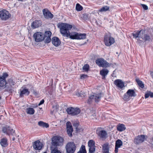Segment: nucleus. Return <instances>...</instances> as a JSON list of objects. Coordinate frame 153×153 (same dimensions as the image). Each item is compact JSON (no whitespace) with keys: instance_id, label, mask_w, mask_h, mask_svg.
Segmentation results:
<instances>
[{"instance_id":"obj_1","label":"nucleus","mask_w":153,"mask_h":153,"mask_svg":"<svg viewBox=\"0 0 153 153\" xmlns=\"http://www.w3.org/2000/svg\"><path fill=\"white\" fill-rule=\"evenodd\" d=\"M134 38L137 40V42L140 45L144 42H149L152 40L150 35L147 33L146 30L142 29L132 33Z\"/></svg>"},{"instance_id":"obj_2","label":"nucleus","mask_w":153,"mask_h":153,"mask_svg":"<svg viewBox=\"0 0 153 153\" xmlns=\"http://www.w3.org/2000/svg\"><path fill=\"white\" fill-rule=\"evenodd\" d=\"M58 27L60 29L61 33L67 37L69 36V30L72 27V26L68 24L59 23L58 24Z\"/></svg>"},{"instance_id":"obj_3","label":"nucleus","mask_w":153,"mask_h":153,"mask_svg":"<svg viewBox=\"0 0 153 153\" xmlns=\"http://www.w3.org/2000/svg\"><path fill=\"white\" fill-rule=\"evenodd\" d=\"M64 139L60 136H54L52 139V145L56 146H62L63 144Z\"/></svg>"},{"instance_id":"obj_4","label":"nucleus","mask_w":153,"mask_h":153,"mask_svg":"<svg viewBox=\"0 0 153 153\" xmlns=\"http://www.w3.org/2000/svg\"><path fill=\"white\" fill-rule=\"evenodd\" d=\"M69 38L71 39H85L86 38V33H79L74 32L69 34Z\"/></svg>"},{"instance_id":"obj_5","label":"nucleus","mask_w":153,"mask_h":153,"mask_svg":"<svg viewBox=\"0 0 153 153\" xmlns=\"http://www.w3.org/2000/svg\"><path fill=\"white\" fill-rule=\"evenodd\" d=\"M136 95H137L134 90L129 89L124 94L123 99L125 101H128L130 100L131 97H136Z\"/></svg>"},{"instance_id":"obj_6","label":"nucleus","mask_w":153,"mask_h":153,"mask_svg":"<svg viewBox=\"0 0 153 153\" xmlns=\"http://www.w3.org/2000/svg\"><path fill=\"white\" fill-rule=\"evenodd\" d=\"M66 152L68 153H74L76 150V146L74 142L68 143L65 146Z\"/></svg>"},{"instance_id":"obj_7","label":"nucleus","mask_w":153,"mask_h":153,"mask_svg":"<svg viewBox=\"0 0 153 153\" xmlns=\"http://www.w3.org/2000/svg\"><path fill=\"white\" fill-rule=\"evenodd\" d=\"M104 42L105 45L108 46H109L114 43V39L109 34H106L104 38Z\"/></svg>"},{"instance_id":"obj_8","label":"nucleus","mask_w":153,"mask_h":153,"mask_svg":"<svg viewBox=\"0 0 153 153\" xmlns=\"http://www.w3.org/2000/svg\"><path fill=\"white\" fill-rule=\"evenodd\" d=\"M11 16V15L8 11L5 10H3L0 11V18L2 20H7Z\"/></svg>"},{"instance_id":"obj_9","label":"nucleus","mask_w":153,"mask_h":153,"mask_svg":"<svg viewBox=\"0 0 153 153\" xmlns=\"http://www.w3.org/2000/svg\"><path fill=\"white\" fill-rule=\"evenodd\" d=\"M95 62L99 67L107 68L109 66V63L103 58H99L96 60Z\"/></svg>"},{"instance_id":"obj_10","label":"nucleus","mask_w":153,"mask_h":153,"mask_svg":"<svg viewBox=\"0 0 153 153\" xmlns=\"http://www.w3.org/2000/svg\"><path fill=\"white\" fill-rule=\"evenodd\" d=\"M146 138L144 134L138 135L134 138V143L136 145H139L144 142Z\"/></svg>"},{"instance_id":"obj_11","label":"nucleus","mask_w":153,"mask_h":153,"mask_svg":"<svg viewBox=\"0 0 153 153\" xmlns=\"http://www.w3.org/2000/svg\"><path fill=\"white\" fill-rule=\"evenodd\" d=\"M33 37L36 42L42 41L45 39L44 34L40 32H37L34 33Z\"/></svg>"},{"instance_id":"obj_12","label":"nucleus","mask_w":153,"mask_h":153,"mask_svg":"<svg viewBox=\"0 0 153 153\" xmlns=\"http://www.w3.org/2000/svg\"><path fill=\"white\" fill-rule=\"evenodd\" d=\"M66 111L68 114H71L72 116L77 115L80 112V110L79 108H74L71 107L68 108Z\"/></svg>"},{"instance_id":"obj_13","label":"nucleus","mask_w":153,"mask_h":153,"mask_svg":"<svg viewBox=\"0 0 153 153\" xmlns=\"http://www.w3.org/2000/svg\"><path fill=\"white\" fill-rule=\"evenodd\" d=\"M101 97L100 94H95L94 95H91L89 97L87 103L90 104L92 102L94 101L95 102H97L100 101Z\"/></svg>"},{"instance_id":"obj_14","label":"nucleus","mask_w":153,"mask_h":153,"mask_svg":"<svg viewBox=\"0 0 153 153\" xmlns=\"http://www.w3.org/2000/svg\"><path fill=\"white\" fill-rule=\"evenodd\" d=\"M42 12L44 17L47 19H51L53 17V15L47 9H43Z\"/></svg>"},{"instance_id":"obj_15","label":"nucleus","mask_w":153,"mask_h":153,"mask_svg":"<svg viewBox=\"0 0 153 153\" xmlns=\"http://www.w3.org/2000/svg\"><path fill=\"white\" fill-rule=\"evenodd\" d=\"M2 131L3 133L6 134H12L15 132L14 130L7 125L3 127Z\"/></svg>"},{"instance_id":"obj_16","label":"nucleus","mask_w":153,"mask_h":153,"mask_svg":"<svg viewBox=\"0 0 153 153\" xmlns=\"http://www.w3.org/2000/svg\"><path fill=\"white\" fill-rule=\"evenodd\" d=\"M33 148L36 150H40L42 147V143L39 140H37L34 142L33 145Z\"/></svg>"},{"instance_id":"obj_17","label":"nucleus","mask_w":153,"mask_h":153,"mask_svg":"<svg viewBox=\"0 0 153 153\" xmlns=\"http://www.w3.org/2000/svg\"><path fill=\"white\" fill-rule=\"evenodd\" d=\"M114 84L118 88L120 89L124 87V82L121 80L117 79L114 82Z\"/></svg>"},{"instance_id":"obj_18","label":"nucleus","mask_w":153,"mask_h":153,"mask_svg":"<svg viewBox=\"0 0 153 153\" xmlns=\"http://www.w3.org/2000/svg\"><path fill=\"white\" fill-rule=\"evenodd\" d=\"M66 126L68 134H72L73 129L71 123L69 121L67 122Z\"/></svg>"},{"instance_id":"obj_19","label":"nucleus","mask_w":153,"mask_h":153,"mask_svg":"<svg viewBox=\"0 0 153 153\" xmlns=\"http://www.w3.org/2000/svg\"><path fill=\"white\" fill-rule=\"evenodd\" d=\"M42 24V22L40 20H35L32 22L31 26L32 28H35L40 26Z\"/></svg>"},{"instance_id":"obj_20","label":"nucleus","mask_w":153,"mask_h":153,"mask_svg":"<svg viewBox=\"0 0 153 153\" xmlns=\"http://www.w3.org/2000/svg\"><path fill=\"white\" fill-rule=\"evenodd\" d=\"M20 90V92L19 95L20 97H23L24 95L27 96L30 94V92L28 90L25 88H22Z\"/></svg>"},{"instance_id":"obj_21","label":"nucleus","mask_w":153,"mask_h":153,"mask_svg":"<svg viewBox=\"0 0 153 153\" xmlns=\"http://www.w3.org/2000/svg\"><path fill=\"white\" fill-rule=\"evenodd\" d=\"M123 145V142L120 140H117L115 143V149L114 152L115 153H117L118 152V149L120 148L121 146Z\"/></svg>"},{"instance_id":"obj_22","label":"nucleus","mask_w":153,"mask_h":153,"mask_svg":"<svg viewBox=\"0 0 153 153\" xmlns=\"http://www.w3.org/2000/svg\"><path fill=\"white\" fill-rule=\"evenodd\" d=\"M52 42L53 45L55 46H58L61 43L60 40L56 37H54L52 38Z\"/></svg>"},{"instance_id":"obj_23","label":"nucleus","mask_w":153,"mask_h":153,"mask_svg":"<svg viewBox=\"0 0 153 153\" xmlns=\"http://www.w3.org/2000/svg\"><path fill=\"white\" fill-rule=\"evenodd\" d=\"M109 71L106 69H103L100 71V74L102 76V79H105V76L108 74Z\"/></svg>"},{"instance_id":"obj_24","label":"nucleus","mask_w":153,"mask_h":153,"mask_svg":"<svg viewBox=\"0 0 153 153\" xmlns=\"http://www.w3.org/2000/svg\"><path fill=\"white\" fill-rule=\"evenodd\" d=\"M0 143L2 146L4 147H7L8 145L7 138L4 137L1 139Z\"/></svg>"},{"instance_id":"obj_25","label":"nucleus","mask_w":153,"mask_h":153,"mask_svg":"<svg viewBox=\"0 0 153 153\" xmlns=\"http://www.w3.org/2000/svg\"><path fill=\"white\" fill-rule=\"evenodd\" d=\"M79 125V122H75L73 123V126L76 128V131L77 133H79L82 130V128L79 129L78 128Z\"/></svg>"},{"instance_id":"obj_26","label":"nucleus","mask_w":153,"mask_h":153,"mask_svg":"<svg viewBox=\"0 0 153 153\" xmlns=\"http://www.w3.org/2000/svg\"><path fill=\"white\" fill-rule=\"evenodd\" d=\"M117 130L122 131H124L126 129V127L124 125L122 124H119L117 126Z\"/></svg>"},{"instance_id":"obj_27","label":"nucleus","mask_w":153,"mask_h":153,"mask_svg":"<svg viewBox=\"0 0 153 153\" xmlns=\"http://www.w3.org/2000/svg\"><path fill=\"white\" fill-rule=\"evenodd\" d=\"M38 125L40 127H42L43 128H48L49 127V125L44 122L40 121H39L38 123Z\"/></svg>"},{"instance_id":"obj_28","label":"nucleus","mask_w":153,"mask_h":153,"mask_svg":"<svg viewBox=\"0 0 153 153\" xmlns=\"http://www.w3.org/2000/svg\"><path fill=\"white\" fill-rule=\"evenodd\" d=\"M97 134H107L106 131L102 130L101 128H98L96 130Z\"/></svg>"},{"instance_id":"obj_29","label":"nucleus","mask_w":153,"mask_h":153,"mask_svg":"<svg viewBox=\"0 0 153 153\" xmlns=\"http://www.w3.org/2000/svg\"><path fill=\"white\" fill-rule=\"evenodd\" d=\"M26 111L27 114H33L34 113L35 110L32 108H29L26 109Z\"/></svg>"},{"instance_id":"obj_30","label":"nucleus","mask_w":153,"mask_h":153,"mask_svg":"<svg viewBox=\"0 0 153 153\" xmlns=\"http://www.w3.org/2000/svg\"><path fill=\"white\" fill-rule=\"evenodd\" d=\"M102 149L104 151V153H109V147L107 144H104L102 146Z\"/></svg>"},{"instance_id":"obj_31","label":"nucleus","mask_w":153,"mask_h":153,"mask_svg":"<svg viewBox=\"0 0 153 153\" xmlns=\"http://www.w3.org/2000/svg\"><path fill=\"white\" fill-rule=\"evenodd\" d=\"M76 95L78 97H84L85 95V93L83 91H78L76 93Z\"/></svg>"},{"instance_id":"obj_32","label":"nucleus","mask_w":153,"mask_h":153,"mask_svg":"<svg viewBox=\"0 0 153 153\" xmlns=\"http://www.w3.org/2000/svg\"><path fill=\"white\" fill-rule=\"evenodd\" d=\"M6 84V80H4L3 79L1 78L0 76V87H4Z\"/></svg>"},{"instance_id":"obj_33","label":"nucleus","mask_w":153,"mask_h":153,"mask_svg":"<svg viewBox=\"0 0 153 153\" xmlns=\"http://www.w3.org/2000/svg\"><path fill=\"white\" fill-rule=\"evenodd\" d=\"M109 7L107 6H105L102 7L99 10L100 12H106L109 10Z\"/></svg>"},{"instance_id":"obj_34","label":"nucleus","mask_w":153,"mask_h":153,"mask_svg":"<svg viewBox=\"0 0 153 153\" xmlns=\"http://www.w3.org/2000/svg\"><path fill=\"white\" fill-rule=\"evenodd\" d=\"M77 153H86L85 146L82 145L79 151Z\"/></svg>"},{"instance_id":"obj_35","label":"nucleus","mask_w":153,"mask_h":153,"mask_svg":"<svg viewBox=\"0 0 153 153\" xmlns=\"http://www.w3.org/2000/svg\"><path fill=\"white\" fill-rule=\"evenodd\" d=\"M136 81L137 82L138 85L141 88H143L144 87V85L142 82L139 79H136Z\"/></svg>"},{"instance_id":"obj_36","label":"nucleus","mask_w":153,"mask_h":153,"mask_svg":"<svg viewBox=\"0 0 153 153\" xmlns=\"http://www.w3.org/2000/svg\"><path fill=\"white\" fill-rule=\"evenodd\" d=\"M44 35L45 38H46V37H51V33L49 31H47L45 32Z\"/></svg>"},{"instance_id":"obj_37","label":"nucleus","mask_w":153,"mask_h":153,"mask_svg":"<svg viewBox=\"0 0 153 153\" xmlns=\"http://www.w3.org/2000/svg\"><path fill=\"white\" fill-rule=\"evenodd\" d=\"M83 9L82 7L79 4L77 3L76 7V9L77 11H80Z\"/></svg>"},{"instance_id":"obj_38","label":"nucleus","mask_w":153,"mask_h":153,"mask_svg":"<svg viewBox=\"0 0 153 153\" xmlns=\"http://www.w3.org/2000/svg\"><path fill=\"white\" fill-rule=\"evenodd\" d=\"M88 145L89 147L95 146V143L93 140H90L88 142Z\"/></svg>"},{"instance_id":"obj_39","label":"nucleus","mask_w":153,"mask_h":153,"mask_svg":"<svg viewBox=\"0 0 153 153\" xmlns=\"http://www.w3.org/2000/svg\"><path fill=\"white\" fill-rule=\"evenodd\" d=\"M5 87L7 89L6 90L7 91H11L12 90L11 88L12 86L10 87V85L8 82H6V84L5 85Z\"/></svg>"},{"instance_id":"obj_40","label":"nucleus","mask_w":153,"mask_h":153,"mask_svg":"<svg viewBox=\"0 0 153 153\" xmlns=\"http://www.w3.org/2000/svg\"><path fill=\"white\" fill-rule=\"evenodd\" d=\"M89 65L88 64H86L84 65L83 66L82 69L85 71H87L89 69Z\"/></svg>"},{"instance_id":"obj_41","label":"nucleus","mask_w":153,"mask_h":153,"mask_svg":"<svg viewBox=\"0 0 153 153\" xmlns=\"http://www.w3.org/2000/svg\"><path fill=\"white\" fill-rule=\"evenodd\" d=\"M8 83L10 84V87L12 86V85L15 84V82L13 81V80L11 79H9Z\"/></svg>"},{"instance_id":"obj_42","label":"nucleus","mask_w":153,"mask_h":153,"mask_svg":"<svg viewBox=\"0 0 153 153\" xmlns=\"http://www.w3.org/2000/svg\"><path fill=\"white\" fill-rule=\"evenodd\" d=\"M89 152L90 153H94L95 152V146H91L89 147Z\"/></svg>"},{"instance_id":"obj_43","label":"nucleus","mask_w":153,"mask_h":153,"mask_svg":"<svg viewBox=\"0 0 153 153\" xmlns=\"http://www.w3.org/2000/svg\"><path fill=\"white\" fill-rule=\"evenodd\" d=\"M51 153H61L60 151L56 148H54L51 152Z\"/></svg>"},{"instance_id":"obj_44","label":"nucleus","mask_w":153,"mask_h":153,"mask_svg":"<svg viewBox=\"0 0 153 153\" xmlns=\"http://www.w3.org/2000/svg\"><path fill=\"white\" fill-rule=\"evenodd\" d=\"M8 76V74L5 73L3 74V75L2 76H1V78H2L4 80H6V78Z\"/></svg>"},{"instance_id":"obj_45","label":"nucleus","mask_w":153,"mask_h":153,"mask_svg":"<svg viewBox=\"0 0 153 153\" xmlns=\"http://www.w3.org/2000/svg\"><path fill=\"white\" fill-rule=\"evenodd\" d=\"M45 39V42L47 43H49L51 40V37H46Z\"/></svg>"},{"instance_id":"obj_46","label":"nucleus","mask_w":153,"mask_h":153,"mask_svg":"<svg viewBox=\"0 0 153 153\" xmlns=\"http://www.w3.org/2000/svg\"><path fill=\"white\" fill-rule=\"evenodd\" d=\"M99 137L102 139H105L107 137V134H98Z\"/></svg>"},{"instance_id":"obj_47","label":"nucleus","mask_w":153,"mask_h":153,"mask_svg":"<svg viewBox=\"0 0 153 153\" xmlns=\"http://www.w3.org/2000/svg\"><path fill=\"white\" fill-rule=\"evenodd\" d=\"M141 5L142 6V7L143 9L145 10H147L148 9V6L144 4H141Z\"/></svg>"},{"instance_id":"obj_48","label":"nucleus","mask_w":153,"mask_h":153,"mask_svg":"<svg viewBox=\"0 0 153 153\" xmlns=\"http://www.w3.org/2000/svg\"><path fill=\"white\" fill-rule=\"evenodd\" d=\"M145 96V98H148L150 96L149 92L148 93L146 94Z\"/></svg>"},{"instance_id":"obj_49","label":"nucleus","mask_w":153,"mask_h":153,"mask_svg":"<svg viewBox=\"0 0 153 153\" xmlns=\"http://www.w3.org/2000/svg\"><path fill=\"white\" fill-rule=\"evenodd\" d=\"M44 100H42L40 101V102L38 104V105L39 106L41 105L42 104L44 103Z\"/></svg>"},{"instance_id":"obj_50","label":"nucleus","mask_w":153,"mask_h":153,"mask_svg":"<svg viewBox=\"0 0 153 153\" xmlns=\"http://www.w3.org/2000/svg\"><path fill=\"white\" fill-rule=\"evenodd\" d=\"M149 94L150 96L151 97H153V93L151 92H149Z\"/></svg>"},{"instance_id":"obj_51","label":"nucleus","mask_w":153,"mask_h":153,"mask_svg":"<svg viewBox=\"0 0 153 153\" xmlns=\"http://www.w3.org/2000/svg\"><path fill=\"white\" fill-rule=\"evenodd\" d=\"M87 75H82L81 76V78H85L86 76H87Z\"/></svg>"},{"instance_id":"obj_52","label":"nucleus","mask_w":153,"mask_h":153,"mask_svg":"<svg viewBox=\"0 0 153 153\" xmlns=\"http://www.w3.org/2000/svg\"><path fill=\"white\" fill-rule=\"evenodd\" d=\"M150 74L152 78H153V72L150 71Z\"/></svg>"},{"instance_id":"obj_53","label":"nucleus","mask_w":153,"mask_h":153,"mask_svg":"<svg viewBox=\"0 0 153 153\" xmlns=\"http://www.w3.org/2000/svg\"><path fill=\"white\" fill-rule=\"evenodd\" d=\"M69 136L70 137H71L72 136V134H69Z\"/></svg>"},{"instance_id":"obj_54","label":"nucleus","mask_w":153,"mask_h":153,"mask_svg":"<svg viewBox=\"0 0 153 153\" xmlns=\"http://www.w3.org/2000/svg\"><path fill=\"white\" fill-rule=\"evenodd\" d=\"M12 140H15V137H13V139H12Z\"/></svg>"},{"instance_id":"obj_55","label":"nucleus","mask_w":153,"mask_h":153,"mask_svg":"<svg viewBox=\"0 0 153 153\" xmlns=\"http://www.w3.org/2000/svg\"><path fill=\"white\" fill-rule=\"evenodd\" d=\"M1 99V97H0V100Z\"/></svg>"}]
</instances>
